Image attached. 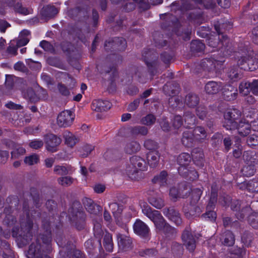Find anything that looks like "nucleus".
I'll use <instances>...</instances> for the list:
<instances>
[{
    "mask_svg": "<svg viewBox=\"0 0 258 258\" xmlns=\"http://www.w3.org/2000/svg\"><path fill=\"white\" fill-rule=\"evenodd\" d=\"M130 163L127 165L125 173L132 180H138L140 178L139 173L147 169L145 160L138 156H133L130 158Z\"/></svg>",
    "mask_w": 258,
    "mask_h": 258,
    "instance_id": "nucleus-8",
    "label": "nucleus"
},
{
    "mask_svg": "<svg viewBox=\"0 0 258 258\" xmlns=\"http://www.w3.org/2000/svg\"><path fill=\"white\" fill-rule=\"evenodd\" d=\"M207 44L212 47V51L219 52V56H216L214 54L210 58L203 59L200 63L201 68L208 72L215 73L220 72L223 68V64L225 62V57L231 55L234 52V48L227 35H218L216 36L209 37L207 40Z\"/></svg>",
    "mask_w": 258,
    "mask_h": 258,
    "instance_id": "nucleus-1",
    "label": "nucleus"
},
{
    "mask_svg": "<svg viewBox=\"0 0 258 258\" xmlns=\"http://www.w3.org/2000/svg\"><path fill=\"white\" fill-rule=\"evenodd\" d=\"M178 172L183 178L191 181L197 180L199 177L197 171L191 167L187 168L185 167H179Z\"/></svg>",
    "mask_w": 258,
    "mask_h": 258,
    "instance_id": "nucleus-21",
    "label": "nucleus"
},
{
    "mask_svg": "<svg viewBox=\"0 0 258 258\" xmlns=\"http://www.w3.org/2000/svg\"><path fill=\"white\" fill-rule=\"evenodd\" d=\"M52 251L51 243H31L27 251L28 258H42L44 252Z\"/></svg>",
    "mask_w": 258,
    "mask_h": 258,
    "instance_id": "nucleus-12",
    "label": "nucleus"
},
{
    "mask_svg": "<svg viewBox=\"0 0 258 258\" xmlns=\"http://www.w3.org/2000/svg\"><path fill=\"white\" fill-rule=\"evenodd\" d=\"M24 96L25 98L28 99L31 102H35L39 100V98L32 88H27L26 91L24 92Z\"/></svg>",
    "mask_w": 258,
    "mask_h": 258,
    "instance_id": "nucleus-62",
    "label": "nucleus"
},
{
    "mask_svg": "<svg viewBox=\"0 0 258 258\" xmlns=\"http://www.w3.org/2000/svg\"><path fill=\"white\" fill-rule=\"evenodd\" d=\"M188 189L190 191V194H191V203H197L200 200L203 194V187L195 188L192 189L188 187Z\"/></svg>",
    "mask_w": 258,
    "mask_h": 258,
    "instance_id": "nucleus-56",
    "label": "nucleus"
},
{
    "mask_svg": "<svg viewBox=\"0 0 258 258\" xmlns=\"http://www.w3.org/2000/svg\"><path fill=\"white\" fill-rule=\"evenodd\" d=\"M82 201L86 210L90 214L97 215L102 210V207L90 198H85Z\"/></svg>",
    "mask_w": 258,
    "mask_h": 258,
    "instance_id": "nucleus-24",
    "label": "nucleus"
},
{
    "mask_svg": "<svg viewBox=\"0 0 258 258\" xmlns=\"http://www.w3.org/2000/svg\"><path fill=\"white\" fill-rule=\"evenodd\" d=\"M241 116V112L237 109L232 108L226 111L224 114V117L230 118L232 120L237 121Z\"/></svg>",
    "mask_w": 258,
    "mask_h": 258,
    "instance_id": "nucleus-58",
    "label": "nucleus"
},
{
    "mask_svg": "<svg viewBox=\"0 0 258 258\" xmlns=\"http://www.w3.org/2000/svg\"><path fill=\"white\" fill-rule=\"evenodd\" d=\"M101 222V220L99 221L95 219L93 220V223L94 225V242H101V239L103 237V235L104 234L103 230L102 229Z\"/></svg>",
    "mask_w": 258,
    "mask_h": 258,
    "instance_id": "nucleus-36",
    "label": "nucleus"
},
{
    "mask_svg": "<svg viewBox=\"0 0 258 258\" xmlns=\"http://www.w3.org/2000/svg\"><path fill=\"white\" fill-rule=\"evenodd\" d=\"M148 195V201L152 206L157 209H161L164 206V201L160 194L154 191H149Z\"/></svg>",
    "mask_w": 258,
    "mask_h": 258,
    "instance_id": "nucleus-23",
    "label": "nucleus"
},
{
    "mask_svg": "<svg viewBox=\"0 0 258 258\" xmlns=\"http://www.w3.org/2000/svg\"><path fill=\"white\" fill-rule=\"evenodd\" d=\"M167 172L163 170L159 175L154 177L152 179V182L154 183H159L161 186H165L167 184Z\"/></svg>",
    "mask_w": 258,
    "mask_h": 258,
    "instance_id": "nucleus-53",
    "label": "nucleus"
},
{
    "mask_svg": "<svg viewBox=\"0 0 258 258\" xmlns=\"http://www.w3.org/2000/svg\"><path fill=\"white\" fill-rule=\"evenodd\" d=\"M23 214L20 216V228L14 226L12 230L13 237L16 239V242H29L33 237L32 228L33 221L30 216V209L28 199H25L23 203Z\"/></svg>",
    "mask_w": 258,
    "mask_h": 258,
    "instance_id": "nucleus-3",
    "label": "nucleus"
},
{
    "mask_svg": "<svg viewBox=\"0 0 258 258\" xmlns=\"http://www.w3.org/2000/svg\"><path fill=\"white\" fill-rule=\"evenodd\" d=\"M191 160V155L187 153H182L177 158V162L180 165L179 167L187 168Z\"/></svg>",
    "mask_w": 258,
    "mask_h": 258,
    "instance_id": "nucleus-48",
    "label": "nucleus"
},
{
    "mask_svg": "<svg viewBox=\"0 0 258 258\" xmlns=\"http://www.w3.org/2000/svg\"><path fill=\"white\" fill-rule=\"evenodd\" d=\"M135 75L139 83L144 84L148 80L147 73L143 67H139L136 69Z\"/></svg>",
    "mask_w": 258,
    "mask_h": 258,
    "instance_id": "nucleus-49",
    "label": "nucleus"
},
{
    "mask_svg": "<svg viewBox=\"0 0 258 258\" xmlns=\"http://www.w3.org/2000/svg\"><path fill=\"white\" fill-rule=\"evenodd\" d=\"M205 45L199 40H192L190 43V50L193 53L201 52L204 50Z\"/></svg>",
    "mask_w": 258,
    "mask_h": 258,
    "instance_id": "nucleus-55",
    "label": "nucleus"
},
{
    "mask_svg": "<svg viewBox=\"0 0 258 258\" xmlns=\"http://www.w3.org/2000/svg\"><path fill=\"white\" fill-rule=\"evenodd\" d=\"M46 149L54 153L58 150V147L61 143L60 137L53 134H47L44 137Z\"/></svg>",
    "mask_w": 258,
    "mask_h": 258,
    "instance_id": "nucleus-18",
    "label": "nucleus"
},
{
    "mask_svg": "<svg viewBox=\"0 0 258 258\" xmlns=\"http://www.w3.org/2000/svg\"><path fill=\"white\" fill-rule=\"evenodd\" d=\"M224 120L223 123V126L227 130H234L237 127L238 122L237 121L231 119L230 118H227L224 117Z\"/></svg>",
    "mask_w": 258,
    "mask_h": 258,
    "instance_id": "nucleus-63",
    "label": "nucleus"
},
{
    "mask_svg": "<svg viewBox=\"0 0 258 258\" xmlns=\"http://www.w3.org/2000/svg\"><path fill=\"white\" fill-rule=\"evenodd\" d=\"M200 102V97L196 93L190 92L185 96L184 103L189 108H194Z\"/></svg>",
    "mask_w": 258,
    "mask_h": 258,
    "instance_id": "nucleus-34",
    "label": "nucleus"
},
{
    "mask_svg": "<svg viewBox=\"0 0 258 258\" xmlns=\"http://www.w3.org/2000/svg\"><path fill=\"white\" fill-rule=\"evenodd\" d=\"M70 221L78 230H82L85 228L86 215L81 203L77 200L74 201L68 210Z\"/></svg>",
    "mask_w": 258,
    "mask_h": 258,
    "instance_id": "nucleus-7",
    "label": "nucleus"
},
{
    "mask_svg": "<svg viewBox=\"0 0 258 258\" xmlns=\"http://www.w3.org/2000/svg\"><path fill=\"white\" fill-rule=\"evenodd\" d=\"M142 212L153 222L158 233H160L168 224H169L162 216L160 211L153 209L148 205H143Z\"/></svg>",
    "mask_w": 258,
    "mask_h": 258,
    "instance_id": "nucleus-9",
    "label": "nucleus"
},
{
    "mask_svg": "<svg viewBox=\"0 0 258 258\" xmlns=\"http://www.w3.org/2000/svg\"><path fill=\"white\" fill-rule=\"evenodd\" d=\"M195 4L199 5L203 8L208 10L213 9L216 6L214 0H192Z\"/></svg>",
    "mask_w": 258,
    "mask_h": 258,
    "instance_id": "nucleus-60",
    "label": "nucleus"
},
{
    "mask_svg": "<svg viewBox=\"0 0 258 258\" xmlns=\"http://www.w3.org/2000/svg\"><path fill=\"white\" fill-rule=\"evenodd\" d=\"M163 213L169 220L174 223L176 226L181 225L182 220L180 214L174 207H166L163 210Z\"/></svg>",
    "mask_w": 258,
    "mask_h": 258,
    "instance_id": "nucleus-19",
    "label": "nucleus"
},
{
    "mask_svg": "<svg viewBox=\"0 0 258 258\" xmlns=\"http://www.w3.org/2000/svg\"><path fill=\"white\" fill-rule=\"evenodd\" d=\"M237 57V63L240 69L254 71L258 68V59L252 56V50L248 42L238 45V51L233 52Z\"/></svg>",
    "mask_w": 258,
    "mask_h": 258,
    "instance_id": "nucleus-6",
    "label": "nucleus"
},
{
    "mask_svg": "<svg viewBox=\"0 0 258 258\" xmlns=\"http://www.w3.org/2000/svg\"><path fill=\"white\" fill-rule=\"evenodd\" d=\"M233 27V24L232 22L226 21L225 22L222 23L219 21L217 22L214 24V29L216 30L218 35H226L225 33L229 31Z\"/></svg>",
    "mask_w": 258,
    "mask_h": 258,
    "instance_id": "nucleus-32",
    "label": "nucleus"
},
{
    "mask_svg": "<svg viewBox=\"0 0 258 258\" xmlns=\"http://www.w3.org/2000/svg\"><path fill=\"white\" fill-rule=\"evenodd\" d=\"M153 39L155 45L156 47L161 48L167 44V41L163 39L164 34H161L159 32H155L153 34Z\"/></svg>",
    "mask_w": 258,
    "mask_h": 258,
    "instance_id": "nucleus-50",
    "label": "nucleus"
},
{
    "mask_svg": "<svg viewBox=\"0 0 258 258\" xmlns=\"http://www.w3.org/2000/svg\"><path fill=\"white\" fill-rule=\"evenodd\" d=\"M58 12L57 9L54 6L48 5L42 8L41 11V15L45 18H51L56 15Z\"/></svg>",
    "mask_w": 258,
    "mask_h": 258,
    "instance_id": "nucleus-42",
    "label": "nucleus"
},
{
    "mask_svg": "<svg viewBox=\"0 0 258 258\" xmlns=\"http://www.w3.org/2000/svg\"><path fill=\"white\" fill-rule=\"evenodd\" d=\"M235 243H231V244H229L228 246L230 248L228 249L230 254L231 255H234V256H228L227 258H241L242 253L243 251V245L242 244V243H240L239 245H234Z\"/></svg>",
    "mask_w": 258,
    "mask_h": 258,
    "instance_id": "nucleus-44",
    "label": "nucleus"
},
{
    "mask_svg": "<svg viewBox=\"0 0 258 258\" xmlns=\"http://www.w3.org/2000/svg\"><path fill=\"white\" fill-rule=\"evenodd\" d=\"M192 132L197 142L203 143L207 139L208 133L203 126H197Z\"/></svg>",
    "mask_w": 258,
    "mask_h": 258,
    "instance_id": "nucleus-35",
    "label": "nucleus"
},
{
    "mask_svg": "<svg viewBox=\"0 0 258 258\" xmlns=\"http://www.w3.org/2000/svg\"><path fill=\"white\" fill-rule=\"evenodd\" d=\"M184 126L186 128H191L197 123V118L195 114L190 111H187L183 114Z\"/></svg>",
    "mask_w": 258,
    "mask_h": 258,
    "instance_id": "nucleus-45",
    "label": "nucleus"
},
{
    "mask_svg": "<svg viewBox=\"0 0 258 258\" xmlns=\"http://www.w3.org/2000/svg\"><path fill=\"white\" fill-rule=\"evenodd\" d=\"M130 133L134 136H146L148 133V129L144 126L137 125L130 128Z\"/></svg>",
    "mask_w": 258,
    "mask_h": 258,
    "instance_id": "nucleus-59",
    "label": "nucleus"
},
{
    "mask_svg": "<svg viewBox=\"0 0 258 258\" xmlns=\"http://www.w3.org/2000/svg\"><path fill=\"white\" fill-rule=\"evenodd\" d=\"M46 207L49 212L52 214L51 219L47 221L46 219H43L42 221V229L43 232L39 235V238L42 242H52V231L51 226L52 223H54L55 230L54 232L56 236L62 235V224L61 222L60 218L57 214L53 213L57 209V203L53 200H48L46 203Z\"/></svg>",
    "mask_w": 258,
    "mask_h": 258,
    "instance_id": "nucleus-4",
    "label": "nucleus"
},
{
    "mask_svg": "<svg viewBox=\"0 0 258 258\" xmlns=\"http://www.w3.org/2000/svg\"><path fill=\"white\" fill-rule=\"evenodd\" d=\"M243 158L248 166H244L241 170L242 174L246 176H251L254 174L253 166L258 162V153L251 151L243 152Z\"/></svg>",
    "mask_w": 258,
    "mask_h": 258,
    "instance_id": "nucleus-13",
    "label": "nucleus"
},
{
    "mask_svg": "<svg viewBox=\"0 0 258 258\" xmlns=\"http://www.w3.org/2000/svg\"><path fill=\"white\" fill-rule=\"evenodd\" d=\"M6 203L8 204V207H5L4 212L6 215H11L13 212V208L17 209L19 204V200L16 196H10L6 199Z\"/></svg>",
    "mask_w": 258,
    "mask_h": 258,
    "instance_id": "nucleus-29",
    "label": "nucleus"
},
{
    "mask_svg": "<svg viewBox=\"0 0 258 258\" xmlns=\"http://www.w3.org/2000/svg\"><path fill=\"white\" fill-rule=\"evenodd\" d=\"M160 233L163 235L166 240H171L176 237L177 229L171 226L170 224H168Z\"/></svg>",
    "mask_w": 258,
    "mask_h": 258,
    "instance_id": "nucleus-40",
    "label": "nucleus"
},
{
    "mask_svg": "<svg viewBox=\"0 0 258 258\" xmlns=\"http://www.w3.org/2000/svg\"><path fill=\"white\" fill-rule=\"evenodd\" d=\"M200 237L201 234L195 231H192L189 227H185L181 234L182 242H197Z\"/></svg>",
    "mask_w": 258,
    "mask_h": 258,
    "instance_id": "nucleus-27",
    "label": "nucleus"
},
{
    "mask_svg": "<svg viewBox=\"0 0 258 258\" xmlns=\"http://www.w3.org/2000/svg\"><path fill=\"white\" fill-rule=\"evenodd\" d=\"M109 207L115 219L120 217L124 208L122 204L116 202L112 203L110 204Z\"/></svg>",
    "mask_w": 258,
    "mask_h": 258,
    "instance_id": "nucleus-51",
    "label": "nucleus"
},
{
    "mask_svg": "<svg viewBox=\"0 0 258 258\" xmlns=\"http://www.w3.org/2000/svg\"><path fill=\"white\" fill-rule=\"evenodd\" d=\"M59 248L58 258H72L75 244L73 243H57Z\"/></svg>",
    "mask_w": 258,
    "mask_h": 258,
    "instance_id": "nucleus-22",
    "label": "nucleus"
},
{
    "mask_svg": "<svg viewBox=\"0 0 258 258\" xmlns=\"http://www.w3.org/2000/svg\"><path fill=\"white\" fill-rule=\"evenodd\" d=\"M65 144L71 148L73 147L78 142V139L71 132L66 131L63 133Z\"/></svg>",
    "mask_w": 258,
    "mask_h": 258,
    "instance_id": "nucleus-46",
    "label": "nucleus"
},
{
    "mask_svg": "<svg viewBox=\"0 0 258 258\" xmlns=\"http://www.w3.org/2000/svg\"><path fill=\"white\" fill-rule=\"evenodd\" d=\"M134 233L144 240H150L151 233L149 227L140 219H137L133 224Z\"/></svg>",
    "mask_w": 258,
    "mask_h": 258,
    "instance_id": "nucleus-15",
    "label": "nucleus"
},
{
    "mask_svg": "<svg viewBox=\"0 0 258 258\" xmlns=\"http://www.w3.org/2000/svg\"><path fill=\"white\" fill-rule=\"evenodd\" d=\"M240 93L247 96L251 92L253 94L258 95V80L253 79L251 82L249 81H242L239 86Z\"/></svg>",
    "mask_w": 258,
    "mask_h": 258,
    "instance_id": "nucleus-16",
    "label": "nucleus"
},
{
    "mask_svg": "<svg viewBox=\"0 0 258 258\" xmlns=\"http://www.w3.org/2000/svg\"><path fill=\"white\" fill-rule=\"evenodd\" d=\"M180 89L179 84L175 81L168 82L163 87L164 93L167 96L174 97L178 94Z\"/></svg>",
    "mask_w": 258,
    "mask_h": 258,
    "instance_id": "nucleus-25",
    "label": "nucleus"
},
{
    "mask_svg": "<svg viewBox=\"0 0 258 258\" xmlns=\"http://www.w3.org/2000/svg\"><path fill=\"white\" fill-rule=\"evenodd\" d=\"M61 48L62 51L69 57H71L75 51V47L71 42L66 41L61 44Z\"/></svg>",
    "mask_w": 258,
    "mask_h": 258,
    "instance_id": "nucleus-57",
    "label": "nucleus"
},
{
    "mask_svg": "<svg viewBox=\"0 0 258 258\" xmlns=\"http://www.w3.org/2000/svg\"><path fill=\"white\" fill-rule=\"evenodd\" d=\"M94 150V146L89 144H85L80 148L78 152L80 153V156L85 158L90 154Z\"/></svg>",
    "mask_w": 258,
    "mask_h": 258,
    "instance_id": "nucleus-61",
    "label": "nucleus"
},
{
    "mask_svg": "<svg viewBox=\"0 0 258 258\" xmlns=\"http://www.w3.org/2000/svg\"><path fill=\"white\" fill-rule=\"evenodd\" d=\"M26 195H29L30 197L32 198L33 203L36 208H39L41 207V203H40V197L39 194L36 187H32L30 189V193L24 192L23 196H25Z\"/></svg>",
    "mask_w": 258,
    "mask_h": 258,
    "instance_id": "nucleus-47",
    "label": "nucleus"
},
{
    "mask_svg": "<svg viewBox=\"0 0 258 258\" xmlns=\"http://www.w3.org/2000/svg\"><path fill=\"white\" fill-rule=\"evenodd\" d=\"M142 58L147 67L150 79H153L160 66L157 53H154L150 49H144L142 53Z\"/></svg>",
    "mask_w": 258,
    "mask_h": 258,
    "instance_id": "nucleus-10",
    "label": "nucleus"
},
{
    "mask_svg": "<svg viewBox=\"0 0 258 258\" xmlns=\"http://www.w3.org/2000/svg\"><path fill=\"white\" fill-rule=\"evenodd\" d=\"M240 67L237 64L233 65L228 69L226 75L231 82H235L238 81L241 78V71Z\"/></svg>",
    "mask_w": 258,
    "mask_h": 258,
    "instance_id": "nucleus-33",
    "label": "nucleus"
},
{
    "mask_svg": "<svg viewBox=\"0 0 258 258\" xmlns=\"http://www.w3.org/2000/svg\"><path fill=\"white\" fill-rule=\"evenodd\" d=\"M191 159L194 163L200 167L204 165V154L203 150L200 148H194L191 153Z\"/></svg>",
    "mask_w": 258,
    "mask_h": 258,
    "instance_id": "nucleus-28",
    "label": "nucleus"
},
{
    "mask_svg": "<svg viewBox=\"0 0 258 258\" xmlns=\"http://www.w3.org/2000/svg\"><path fill=\"white\" fill-rule=\"evenodd\" d=\"M160 155L158 151H150L147 154V159L151 168H155L158 165Z\"/></svg>",
    "mask_w": 258,
    "mask_h": 258,
    "instance_id": "nucleus-43",
    "label": "nucleus"
},
{
    "mask_svg": "<svg viewBox=\"0 0 258 258\" xmlns=\"http://www.w3.org/2000/svg\"><path fill=\"white\" fill-rule=\"evenodd\" d=\"M181 142L183 146L187 148H191L197 142L194 135L191 131H186L182 133Z\"/></svg>",
    "mask_w": 258,
    "mask_h": 258,
    "instance_id": "nucleus-31",
    "label": "nucleus"
},
{
    "mask_svg": "<svg viewBox=\"0 0 258 258\" xmlns=\"http://www.w3.org/2000/svg\"><path fill=\"white\" fill-rule=\"evenodd\" d=\"M247 221L249 224L254 229H258V213L253 212L248 215Z\"/></svg>",
    "mask_w": 258,
    "mask_h": 258,
    "instance_id": "nucleus-64",
    "label": "nucleus"
},
{
    "mask_svg": "<svg viewBox=\"0 0 258 258\" xmlns=\"http://www.w3.org/2000/svg\"><path fill=\"white\" fill-rule=\"evenodd\" d=\"M162 19L161 23V28L162 30L168 31L166 34L167 38H170L175 34L180 36L184 41H188L190 39L191 34V28L188 26L185 28H182L180 32L178 27L180 23L178 19L173 15L170 14H162L160 17Z\"/></svg>",
    "mask_w": 258,
    "mask_h": 258,
    "instance_id": "nucleus-5",
    "label": "nucleus"
},
{
    "mask_svg": "<svg viewBox=\"0 0 258 258\" xmlns=\"http://www.w3.org/2000/svg\"><path fill=\"white\" fill-rule=\"evenodd\" d=\"M0 255L3 258H14L13 250L9 243H0Z\"/></svg>",
    "mask_w": 258,
    "mask_h": 258,
    "instance_id": "nucleus-41",
    "label": "nucleus"
},
{
    "mask_svg": "<svg viewBox=\"0 0 258 258\" xmlns=\"http://www.w3.org/2000/svg\"><path fill=\"white\" fill-rule=\"evenodd\" d=\"M222 85L223 83L221 82L210 81L205 84V90L208 94H216L221 90Z\"/></svg>",
    "mask_w": 258,
    "mask_h": 258,
    "instance_id": "nucleus-30",
    "label": "nucleus"
},
{
    "mask_svg": "<svg viewBox=\"0 0 258 258\" xmlns=\"http://www.w3.org/2000/svg\"><path fill=\"white\" fill-rule=\"evenodd\" d=\"M169 195L173 202L177 201L179 198H186L190 195L188 185L185 182L179 183L176 186H173L170 188Z\"/></svg>",
    "mask_w": 258,
    "mask_h": 258,
    "instance_id": "nucleus-14",
    "label": "nucleus"
},
{
    "mask_svg": "<svg viewBox=\"0 0 258 258\" xmlns=\"http://www.w3.org/2000/svg\"><path fill=\"white\" fill-rule=\"evenodd\" d=\"M112 106L111 103L106 100L97 99L94 100L91 104V108L97 112L106 111Z\"/></svg>",
    "mask_w": 258,
    "mask_h": 258,
    "instance_id": "nucleus-26",
    "label": "nucleus"
},
{
    "mask_svg": "<svg viewBox=\"0 0 258 258\" xmlns=\"http://www.w3.org/2000/svg\"><path fill=\"white\" fill-rule=\"evenodd\" d=\"M187 19L191 23L200 25L205 20L204 13L202 11L192 12L188 14Z\"/></svg>",
    "mask_w": 258,
    "mask_h": 258,
    "instance_id": "nucleus-38",
    "label": "nucleus"
},
{
    "mask_svg": "<svg viewBox=\"0 0 258 258\" xmlns=\"http://www.w3.org/2000/svg\"><path fill=\"white\" fill-rule=\"evenodd\" d=\"M246 189L251 192H258V181L256 179H252L248 181L246 183H243L240 187V189Z\"/></svg>",
    "mask_w": 258,
    "mask_h": 258,
    "instance_id": "nucleus-52",
    "label": "nucleus"
},
{
    "mask_svg": "<svg viewBox=\"0 0 258 258\" xmlns=\"http://www.w3.org/2000/svg\"><path fill=\"white\" fill-rule=\"evenodd\" d=\"M222 98L227 101L235 100L237 97L238 91L236 87L231 85H222Z\"/></svg>",
    "mask_w": 258,
    "mask_h": 258,
    "instance_id": "nucleus-20",
    "label": "nucleus"
},
{
    "mask_svg": "<svg viewBox=\"0 0 258 258\" xmlns=\"http://www.w3.org/2000/svg\"><path fill=\"white\" fill-rule=\"evenodd\" d=\"M141 149V145L138 142L133 140L126 143L124 150L128 154H133L139 152Z\"/></svg>",
    "mask_w": 258,
    "mask_h": 258,
    "instance_id": "nucleus-39",
    "label": "nucleus"
},
{
    "mask_svg": "<svg viewBox=\"0 0 258 258\" xmlns=\"http://www.w3.org/2000/svg\"><path fill=\"white\" fill-rule=\"evenodd\" d=\"M224 206H229L230 202V208L233 211L236 212L235 216L239 220H243L245 217L251 211L250 206H246L241 208V201L238 200H232L229 196L223 198Z\"/></svg>",
    "mask_w": 258,
    "mask_h": 258,
    "instance_id": "nucleus-11",
    "label": "nucleus"
},
{
    "mask_svg": "<svg viewBox=\"0 0 258 258\" xmlns=\"http://www.w3.org/2000/svg\"><path fill=\"white\" fill-rule=\"evenodd\" d=\"M127 46L126 40L122 37H115L109 38L104 43V49L107 52L111 53V58L114 59V63L110 66L108 69L105 70L106 74H111L109 77L110 81V84L108 87L109 92H114L116 91V86L115 84V79L118 76V72L116 68L117 64L121 63L122 60V56L116 54L118 52L124 51Z\"/></svg>",
    "mask_w": 258,
    "mask_h": 258,
    "instance_id": "nucleus-2",
    "label": "nucleus"
},
{
    "mask_svg": "<svg viewBox=\"0 0 258 258\" xmlns=\"http://www.w3.org/2000/svg\"><path fill=\"white\" fill-rule=\"evenodd\" d=\"M236 129L240 136L245 137L250 133L252 128L251 123H249L248 122L246 121L244 119V120H241L238 122Z\"/></svg>",
    "mask_w": 258,
    "mask_h": 258,
    "instance_id": "nucleus-37",
    "label": "nucleus"
},
{
    "mask_svg": "<svg viewBox=\"0 0 258 258\" xmlns=\"http://www.w3.org/2000/svg\"><path fill=\"white\" fill-rule=\"evenodd\" d=\"M75 116V114L72 111L65 110L60 112L58 115L57 123L61 127H69L73 123Z\"/></svg>",
    "mask_w": 258,
    "mask_h": 258,
    "instance_id": "nucleus-17",
    "label": "nucleus"
},
{
    "mask_svg": "<svg viewBox=\"0 0 258 258\" xmlns=\"http://www.w3.org/2000/svg\"><path fill=\"white\" fill-rule=\"evenodd\" d=\"M183 212L185 216L187 218H191L199 216L202 212V210L200 207L196 206L191 208L189 210H187L185 208H184Z\"/></svg>",
    "mask_w": 258,
    "mask_h": 258,
    "instance_id": "nucleus-54",
    "label": "nucleus"
}]
</instances>
